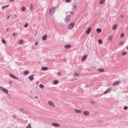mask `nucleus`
Wrapping results in <instances>:
<instances>
[{
	"label": "nucleus",
	"mask_w": 128,
	"mask_h": 128,
	"mask_svg": "<svg viewBox=\"0 0 128 128\" xmlns=\"http://www.w3.org/2000/svg\"><path fill=\"white\" fill-rule=\"evenodd\" d=\"M127 49L128 50V46L127 47Z\"/></svg>",
	"instance_id": "nucleus-54"
},
{
	"label": "nucleus",
	"mask_w": 128,
	"mask_h": 128,
	"mask_svg": "<svg viewBox=\"0 0 128 128\" xmlns=\"http://www.w3.org/2000/svg\"><path fill=\"white\" fill-rule=\"evenodd\" d=\"M90 32H86V34H88Z\"/></svg>",
	"instance_id": "nucleus-53"
},
{
	"label": "nucleus",
	"mask_w": 128,
	"mask_h": 128,
	"mask_svg": "<svg viewBox=\"0 0 128 128\" xmlns=\"http://www.w3.org/2000/svg\"><path fill=\"white\" fill-rule=\"evenodd\" d=\"M48 104L50 106L53 107H54L55 105L54 102L51 101H49L48 102Z\"/></svg>",
	"instance_id": "nucleus-4"
},
{
	"label": "nucleus",
	"mask_w": 128,
	"mask_h": 128,
	"mask_svg": "<svg viewBox=\"0 0 128 128\" xmlns=\"http://www.w3.org/2000/svg\"><path fill=\"white\" fill-rule=\"evenodd\" d=\"M39 87L40 88L43 89L44 88V86L43 84H40L39 86Z\"/></svg>",
	"instance_id": "nucleus-27"
},
{
	"label": "nucleus",
	"mask_w": 128,
	"mask_h": 128,
	"mask_svg": "<svg viewBox=\"0 0 128 128\" xmlns=\"http://www.w3.org/2000/svg\"><path fill=\"white\" fill-rule=\"evenodd\" d=\"M35 75L34 74H32L29 76L28 77L29 79L31 81L33 80L34 79V76Z\"/></svg>",
	"instance_id": "nucleus-10"
},
{
	"label": "nucleus",
	"mask_w": 128,
	"mask_h": 128,
	"mask_svg": "<svg viewBox=\"0 0 128 128\" xmlns=\"http://www.w3.org/2000/svg\"><path fill=\"white\" fill-rule=\"evenodd\" d=\"M14 0H10V1L11 2H13L14 1Z\"/></svg>",
	"instance_id": "nucleus-50"
},
{
	"label": "nucleus",
	"mask_w": 128,
	"mask_h": 128,
	"mask_svg": "<svg viewBox=\"0 0 128 128\" xmlns=\"http://www.w3.org/2000/svg\"><path fill=\"white\" fill-rule=\"evenodd\" d=\"M38 42H36L35 43V45H36V46L38 44Z\"/></svg>",
	"instance_id": "nucleus-47"
},
{
	"label": "nucleus",
	"mask_w": 128,
	"mask_h": 128,
	"mask_svg": "<svg viewBox=\"0 0 128 128\" xmlns=\"http://www.w3.org/2000/svg\"><path fill=\"white\" fill-rule=\"evenodd\" d=\"M83 114L85 115L88 116L90 114V112L88 111H84L83 112Z\"/></svg>",
	"instance_id": "nucleus-12"
},
{
	"label": "nucleus",
	"mask_w": 128,
	"mask_h": 128,
	"mask_svg": "<svg viewBox=\"0 0 128 128\" xmlns=\"http://www.w3.org/2000/svg\"><path fill=\"white\" fill-rule=\"evenodd\" d=\"M98 43L100 44H101L102 43V41L101 39H100L98 40Z\"/></svg>",
	"instance_id": "nucleus-32"
},
{
	"label": "nucleus",
	"mask_w": 128,
	"mask_h": 128,
	"mask_svg": "<svg viewBox=\"0 0 128 128\" xmlns=\"http://www.w3.org/2000/svg\"><path fill=\"white\" fill-rule=\"evenodd\" d=\"M71 16L70 14L67 15L65 17L64 20L65 22H68L71 19Z\"/></svg>",
	"instance_id": "nucleus-2"
},
{
	"label": "nucleus",
	"mask_w": 128,
	"mask_h": 128,
	"mask_svg": "<svg viewBox=\"0 0 128 128\" xmlns=\"http://www.w3.org/2000/svg\"><path fill=\"white\" fill-rule=\"evenodd\" d=\"M2 40L4 44H5L6 43L5 40L4 39H2Z\"/></svg>",
	"instance_id": "nucleus-35"
},
{
	"label": "nucleus",
	"mask_w": 128,
	"mask_h": 128,
	"mask_svg": "<svg viewBox=\"0 0 128 128\" xmlns=\"http://www.w3.org/2000/svg\"><path fill=\"white\" fill-rule=\"evenodd\" d=\"M124 16L122 15H120L119 17V18L120 20L122 19L124 17Z\"/></svg>",
	"instance_id": "nucleus-26"
},
{
	"label": "nucleus",
	"mask_w": 128,
	"mask_h": 128,
	"mask_svg": "<svg viewBox=\"0 0 128 128\" xmlns=\"http://www.w3.org/2000/svg\"><path fill=\"white\" fill-rule=\"evenodd\" d=\"M118 25L116 24H114L112 28V30H116L117 27Z\"/></svg>",
	"instance_id": "nucleus-13"
},
{
	"label": "nucleus",
	"mask_w": 128,
	"mask_h": 128,
	"mask_svg": "<svg viewBox=\"0 0 128 128\" xmlns=\"http://www.w3.org/2000/svg\"><path fill=\"white\" fill-rule=\"evenodd\" d=\"M52 125L54 126L55 127H59L60 125L57 123H52Z\"/></svg>",
	"instance_id": "nucleus-11"
},
{
	"label": "nucleus",
	"mask_w": 128,
	"mask_h": 128,
	"mask_svg": "<svg viewBox=\"0 0 128 128\" xmlns=\"http://www.w3.org/2000/svg\"><path fill=\"white\" fill-rule=\"evenodd\" d=\"M10 15H9L8 16V17H7V19H8V18H9L10 17Z\"/></svg>",
	"instance_id": "nucleus-48"
},
{
	"label": "nucleus",
	"mask_w": 128,
	"mask_h": 128,
	"mask_svg": "<svg viewBox=\"0 0 128 128\" xmlns=\"http://www.w3.org/2000/svg\"><path fill=\"white\" fill-rule=\"evenodd\" d=\"M46 35H45L42 37V39L43 40H45L46 39Z\"/></svg>",
	"instance_id": "nucleus-22"
},
{
	"label": "nucleus",
	"mask_w": 128,
	"mask_h": 128,
	"mask_svg": "<svg viewBox=\"0 0 128 128\" xmlns=\"http://www.w3.org/2000/svg\"><path fill=\"white\" fill-rule=\"evenodd\" d=\"M13 16L14 18H16L17 17V15L16 14H14Z\"/></svg>",
	"instance_id": "nucleus-44"
},
{
	"label": "nucleus",
	"mask_w": 128,
	"mask_h": 128,
	"mask_svg": "<svg viewBox=\"0 0 128 128\" xmlns=\"http://www.w3.org/2000/svg\"><path fill=\"white\" fill-rule=\"evenodd\" d=\"M28 26V24L27 23H26L24 25V26L25 28H26Z\"/></svg>",
	"instance_id": "nucleus-34"
},
{
	"label": "nucleus",
	"mask_w": 128,
	"mask_h": 128,
	"mask_svg": "<svg viewBox=\"0 0 128 128\" xmlns=\"http://www.w3.org/2000/svg\"><path fill=\"white\" fill-rule=\"evenodd\" d=\"M70 2V1L69 0H66V2Z\"/></svg>",
	"instance_id": "nucleus-46"
},
{
	"label": "nucleus",
	"mask_w": 128,
	"mask_h": 128,
	"mask_svg": "<svg viewBox=\"0 0 128 128\" xmlns=\"http://www.w3.org/2000/svg\"><path fill=\"white\" fill-rule=\"evenodd\" d=\"M49 14H50L52 15L54 13L55 10V8L53 7L51 8H49Z\"/></svg>",
	"instance_id": "nucleus-1"
},
{
	"label": "nucleus",
	"mask_w": 128,
	"mask_h": 128,
	"mask_svg": "<svg viewBox=\"0 0 128 128\" xmlns=\"http://www.w3.org/2000/svg\"><path fill=\"white\" fill-rule=\"evenodd\" d=\"M91 28H89L86 31V32H90L91 31Z\"/></svg>",
	"instance_id": "nucleus-29"
},
{
	"label": "nucleus",
	"mask_w": 128,
	"mask_h": 128,
	"mask_svg": "<svg viewBox=\"0 0 128 128\" xmlns=\"http://www.w3.org/2000/svg\"><path fill=\"white\" fill-rule=\"evenodd\" d=\"M87 56V55H85L81 59V60L82 62H83L84 60H85Z\"/></svg>",
	"instance_id": "nucleus-16"
},
{
	"label": "nucleus",
	"mask_w": 128,
	"mask_h": 128,
	"mask_svg": "<svg viewBox=\"0 0 128 128\" xmlns=\"http://www.w3.org/2000/svg\"><path fill=\"white\" fill-rule=\"evenodd\" d=\"M9 6V5H7L6 6H3L2 7V9H3L6 7H8Z\"/></svg>",
	"instance_id": "nucleus-28"
},
{
	"label": "nucleus",
	"mask_w": 128,
	"mask_h": 128,
	"mask_svg": "<svg viewBox=\"0 0 128 128\" xmlns=\"http://www.w3.org/2000/svg\"><path fill=\"white\" fill-rule=\"evenodd\" d=\"M127 17H128V15Z\"/></svg>",
	"instance_id": "nucleus-56"
},
{
	"label": "nucleus",
	"mask_w": 128,
	"mask_h": 128,
	"mask_svg": "<svg viewBox=\"0 0 128 128\" xmlns=\"http://www.w3.org/2000/svg\"><path fill=\"white\" fill-rule=\"evenodd\" d=\"M10 75L11 77H12L13 78H14L15 79H16V80H19V79L18 78L16 77V76H14L12 75V74H10Z\"/></svg>",
	"instance_id": "nucleus-17"
},
{
	"label": "nucleus",
	"mask_w": 128,
	"mask_h": 128,
	"mask_svg": "<svg viewBox=\"0 0 128 128\" xmlns=\"http://www.w3.org/2000/svg\"><path fill=\"white\" fill-rule=\"evenodd\" d=\"M64 47L66 48H68L71 47V46L69 44L66 45L64 46Z\"/></svg>",
	"instance_id": "nucleus-20"
},
{
	"label": "nucleus",
	"mask_w": 128,
	"mask_h": 128,
	"mask_svg": "<svg viewBox=\"0 0 128 128\" xmlns=\"http://www.w3.org/2000/svg\"><path fill=\"white\" fill-rule=\"evenodd\" d=\"M12 81H10V82H9V84H12Z\"/></svg>",
	"instance_id": "nucleus-51"
},
{
	"label": "nucleus",
	"mask_w": 128,
	"mask_h": 128,
	"mask_svg": "<svg viewBox=\"0 0 128 128\" xmlns=\"http://www.w3.org/2000/svg\"><path fill=\"white\" fill-rule=\"evenodd\" d=\"M126 54V52H125V51L123 52L122 53V54L123 55H125Z\"/></svg>",
	"instance_id": "nucleus-40"
},
{
	"label": "nucleus",
	"mask_w": 128,
	"mask_h": 128,
	"mask_svg": "<svg viewBox=\"0 0 128 128\" xmlns=\"http://www.w3.org/2000/svg\"><path fill=\"white\" fill-rule=\"evenodd\" d=\"M26 128H31V126L30 123L28 124V126L26 127Z\"/></svg>",
	"instance_id": "nucleus-33"
},
{
	"label": "nucleus",
	"mask_w": 128,
	"mask_h": 128,
	"mask_svg": "<svg viewBox=\"0 0 128 128\" xmlns=\"http://www.w3.org/2000/svg\"><path fill=\"white\" fill-rule=\"evenodd\" d=\"M30 9L31 10H34L33 5L32 4H30Z\"/></svg>",
	"instance_id": "nucleus-15"
},
{
	"label": "nucleus",
	"mask_w": 128,
	"mask_h": 128,
	"mask_svg": "<svg viewBox=\"0 0 128 128\" xmlns=\"http://www.w3.org/2000/svg\"><path fill=\"white\" fill-rule=\"evenodd\" d=\"M120 83V82L119 81H117L115 82L114 83L112 84L113 86L116 85Z\"/></svg>",
	"instance_id": "nucleus-14"
},
{
	"label": "nucleus",
	"mask_w": 128,
	"mask_h": 128,
	"mask_svg": "<svg viewBox=\"0 0 128 128\" xmlns=\"http://www.w3.org/2000/svg\"><path fill=\"white\" fill-rule=\"evenodd\" d=\"M80 74V71L79 70H77L75 72L74 74V76L75 77L78 76H79Z\"/></svg>",
	"instance_id": "nucleus-7"
},
{
	"label": "nucleus",
	"mask_w": 128,
	"mask_h": 128,
	"mask_svg": "<svg viewBox=\"0 0 128 128\" xmlns=\"http://www.w3.org/2000/svg\"><path fill=\"white\" fill-rule=\"evenodd\" d=\"M91 103L92 104H94L95 103V102H94V101H92L91 102Z\"/></svg>",
	"instance_id": "nucleus-45"
},
{
	"label": "nucleus",
	"mask_w": 128,
	"mask_h": 128,
	"mask_svg": "<svg viewBox=\"0 0 128 128\" xmlns=\"http://www.w3.org/2000/svg\"><path fill=\"white\" fill-rule=\"evenodd\" d=\"M58 80H56L54 81L53 82V84H56L58 83Z\"/></svg>",
	"instance_id": "nucleus-31"
},
{
	"label": "nucleus",
	"mask_w": 128,
	"mask_h": 128,
	"mask_svg": "<svg viewBox=\"0 0 128 128\" xmlns=\"http://www.w3.org/2000/svg\"><path fill=\"white\" fill-rule=\"evenodd\" d=\"M16 35V34L15 33H14L12 35L13 36H15Z\"/></svg>",
	"instance_id": "nucleus-49"
},
{
	"label": "nucleus",
	"mask_w": 128,
	"mask_h": 128,
	"mask_svg": "<svg viewBox=\"0 0 128 128\" xmlns=\"http://www.w3.org/2000/svg\"><path fill=\"white\" fill-rule=\"evenodd\" d=\"M0 89L5 93L8 94V90L6 88L0 86Z\"/></svg>",
	"instance_id": "nucleus-5"
},
{
	"label": "nucleus",
	"mask_w": 128,
	"mask_h": 128,
	"mask_svg": "<svg viewBox=\"0 0 128 128\" xmlns=\"http://www.w3.org/2000/svg\"><path fill=\"white\" fill-rule=\"evenodd\" d=\"M10 28H7V29L6 30V31L7 32H8L10 31Z\"/></svg>",
	"instance_id": "nucleus-43"
},
{
	"label": "nucleus",
	"mask_w": 128,
	"mask_h": 128,
	"mask_svg": "<svg viewBox=\"0 0 128 128\" xmlns=\"http://www.w3.org/2000/svg\"><path fill=\"white\" fill-rule=\"evenodd\" d=\"M112 89V88H110L104 92V94H105L108 92L110 91Z\"/></svg>",
	"instance_id": "nucleus-9"
},
{
	"label": "nucleus",
	"mask_w": 128,
	"mask_h": 128,
	"mask_svg": "<svg viewBox=\"0 0 128 128\" xmlns=\"http://www.w3.org/2000/svg\"><path fill=\"white\" fill-rule=\"evenodd\" d=\"M42 70H46L48 69V68L46 67H42L41 68Z\"/></svg>",
	"instance_id": "nucleus-21"
},
{
	"label": "nucleus",
	"mask_w": 128,
	"mask_h": 128,
	"mask_svg": "<svg viewBox=\"0 0 128 128\" xmlns=\"http://www.w3.org/2000/svg\"><path fill=\"white\" fill-rule=\"evenodd\" d=\"M35 97V98H37V97Z\"/></svg>",
	"instance_id": "nucleus-55"
},
{
	"label": "nucleus",
	"mask_w": 128,
	"mask_h": 128,
	"mask_svg": "<svg viewBox=\"0 0 128 128\" xmlns=\"http://www.w3.org/2000/svg\"><path fill=\"white\" fill-rule=\"evenodd\" d=\"M28 72L27 71H26L24 72V75H26L28 74Z\"/></svg>",
	"instance_id": "nucleus-36"
},
{
	"label": "nucleus",
	"mask_w": 128,
	"mask_h": 128,
	"mask_svg": "<svg viewBox=\"0 0 128 128\" xmlns=\"http://www.w3.org/2000/svg\"><path fill=\"white\" fill-rule=\"evenodd\" d=\"M105 1V0H100L99 3V4L101 5L103 4Z\"/></svg>",
	"instance_id": "nucleus-18"
},
{
	"label": "nucleus",
	"mask_w": 128,
	"mask_h": 128,
	"mask_svg": "<svg viewBox=\"0 0 128 128\" xmlns=\"http://www.w3.org/2000/svg\"><path fill=\"white\" fill-rule=\"evenodd\" d=\"M21 10L22 11H24L26 10V8L24 6H22L20 8Z\"/></svg>",
	"instance_id": "nucleus-19"
},
{
	"label": "nucleus",
	"mask_w": 128,
	"mask_h": 128,
	"mask_svg": "<svg viewBox=\"0 0 128 128\" xmlns=\"http://www.w3.org/2000/svg\"><path fill=\"white\" fill-rule=\"evenodd\" d=\"M96 31L97 32H100L101 31V30L100 28H98L96 30Z\"/></svg>",
	"instance_id": "nucleus-30"
},
{
	"label": "nucleus",
	"mask_w": 128,
	"mask_h": 128,
	"mask_svg": "<svg viewBox=\"0 0 128 128\" xmlns=\"http://www.w3.org/2000/svg\"><path fill=\"white\" fill-rule=\"evenodd\" d=\"M74 111L75 112L78 113H82V112L81 110H77L76 109H74Z\"/></svg>",
	"instance_id": "nucleus-8"
},
{
	"label": "nucleus",
	"mask_w": 128,
	"mask_h": 128,
	"mask_svg": "<svg viewBox=\"0 0 128 128\" xmlns=\"http://www.w3.org/2000/svg\"><path fill=\"white\" fill-rule=\"evenodd\" d=\"M128 108V107L126 106H124V110H126Z\"/></svg>",
	"instance_id": "nucleus-41"
},
{
	"label": "nucleus",
	"mask_w": 128,
	"mask_h": 128,
	"mask_svg": "<svg viewBox=\"0 0 128 128\" xmlns=\"http://www.w3.org/2000/svg\"><path fill=\"white\" fill-rule=\"evenodd\" d=\"M98 70L100 72H103L104 71V70L102 68L98 69Z\"/></svg>",
	"instance_id": "nucleus-25"
},
{
	"label": "nucleus",
	"mask_w": 128,
	"mask_h": 128,
	"mask_svg": "<svg viewBox=\"0 0 128 128\" xmlns=\"http://www.w3.org/2000/svg\"><path fill=\"white\" fill-rule=\"evenodd\" d=\"M76 4H73L72 7L71 8H70L69 9H70V10H73L74 9H76Z\"/></svg>",
	"instance_id": "nucleus-6"
},
{
	"label": "nucleus",
	"mask_w": 128,
	"mask_h": 128,
	"mask_svg": "<svg viewBox=\"0 0 128 128\" xmlns=\"http://www.w3.org/2000/svg\"><path fill=\"white\" fill-rule=\"evenodd\" d=\"M75 25L74 22H71L68 25V28L69 29H72L73 28Z\"/></svg>",
	"instance_id": "nucleus-3"
},
{
	"label": "nucleus",
	"mask_w": 128,
	"mask_h": 128,
	"mask_svg": "<svg viewBox=\"0 0 128 128\" xmlns=\"http://www.w3.org/2000/svg\"><path fill=\"white\" fill-rule=\"evenodd\" d=\"M18 42L20 44H22L23 43V41L22 40H21L19 41Z\"/></svg>",
	"instance_id": "nucleus-37"
},
{
	"label": "nucleus",
	"mask_w": 128,
	"mask_h": 128,
	"mask_svg": "<svg viewBox=\"0 0 128 128\" xmlns=\"http://www.w3.org/2000/svg\"><path fill=\"white\" fill-rule=\"evenodd\" d=\"M58 75V76L59 75H61V72H58V74H57Z\"/></svg>",
	"instance_id": "nucleus-42"
},
{
	"label": "nucleus",
	"mask_w": 128,
	"mask_h": 128,
	"mask_svg": "<svg viewBox=\"0 0 128 128\" xmlns=\"http://www.w3.org/2000/svg\"><path fill=\"white\" fill-rule=\"evenodd\" d=\"M70 10V9H69V12H70V14L72 15H73L74 14V12H72V11L71 10Z\"/></svg>",
	"instance_id": "nucleus-24"
},
{
	"label": "nucleus",
	"mask_w": 128,
	"mask_h": 128,
	"mask_svg": "<svg viewBox=\"0 0 128 128\" xmlns=\"http://www.w3.org/2000/svg\"><path fill=\"white\" fill-rule=\"evenodd\" d=\"M124 44V42L122 41H121L120 42V45H122Z\"/></svg>",
	"instance_id": "nucleus-39"
},
{
	"label": "nucleus",
	"mask_w": 128,
	"mask_h": 128,
	"mask_svg": "<svg viewBox=\"0 0 128 128\" xmlns=\"http://www.w3.org/2000/svg\"><path fill=\"white\" fill-rule=\"evenodd\" d=\"M112 39V37L111 36H110L108 38V40L110 41H111Z\"/></svg>",
	"instance_id": "nucleus-23"
},
{
	"label": "nucleus",
	"mask_w": 128,
	"mask_h": 128,
	"mask_svg": "<svg viewBox=\"0 0 128 128\" xmlns=\"http://www.w3.org/2000/svg\"><path fill=\"white\" fill-rule=\"evenodd\" d=\"M38 84V82H36V84Z\"/></svg>",
	"instance_id": "nucleus-52"
},
{
	"label": "nucleus",
	"mask_w": 128,
	"mask_h": 128,
	"mask_svg": "<svg viewBox=\"0 0 128 128\" xmlns=\"http://www.w3.org/2000/svg\"><path fill=\"white\" fill-rule=\"evenodd\" d=\"M124 33H122L121 34L120 37L121 38H122L124 37Z\"/></svg>",
	"instance_id": "nucleus-38"
}]
</instances>
